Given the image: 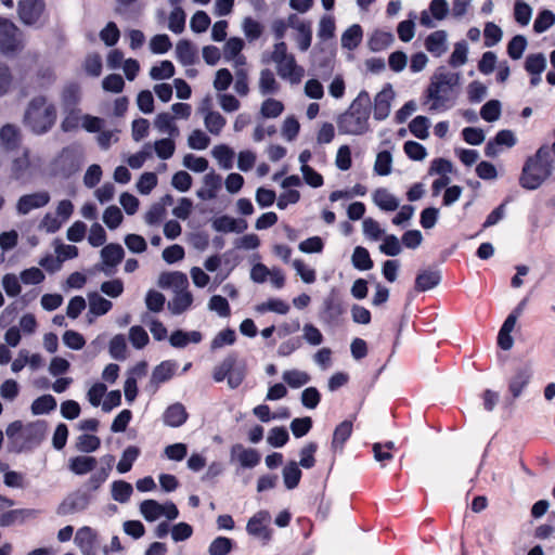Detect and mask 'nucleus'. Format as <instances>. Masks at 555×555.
Returning <instances> with one entry per match:
<instances>
[{
  "mask_svg": "<svg viewBox=\"0 0 555 555\" xmlns=\"http://www.w3.org/2000/svg\"><path fill=\"white\" fill-rule=\"evenodd\" d=\"M553 162L550 146L542 144L533 155L526 158L518 179L519 185L527 191L538 190L552 176Z\"/></svg>",
  "mask_w": 555,
  "mask_h": 555,
  "instance_id": "f257e3e1",
  "label": "nucleus"
},
{
  "mask_svg": "<svg viewBox=\"0 0 555 555\" xmlns=\"http://www.w3.org/2000/svg\"><path fill=\"white\" fill-rule=\"evenodd\" d=\"M372 102L367 91L362 90L347 111L338 115L336 124L340 134L362 135L370 130L369 118Z\"/></svg>",
  "mask_w": 555,
  "mask_h": 555,
  "instance_id": "f03ea898",
  "label": "nucleus"
},
{
  "mask_svg": "<svg viewBox=\"0 0 555 555\" xmlns=\"http://www.w3.org/2000/svg\"><path fill=\"white\" fill-rule=\"evenodd\" d=\"M48 429V423L43 420L27 423L23 425L22 421L10 423L5 429L10 440L9 451L22 453L31 451L44 440Z\"/></svg>",
  "mask_w": 555,
  "mask_h": 555,
  "instance_id": "7ed1b4c3",
  "label": "nucleus"
},
{
  "mask_svg": "<svg viewBox=\"0 0 555 555\" xmlns=\"http://www.w3.org/2000/svg\"><path fill=\"white\" fill-rule=\"evenodd\" d=\"M56 116L55 105L48 103L44 95H37L29 101L23 121L34 133L43 134L52 129Z\"/></svg>",
  "mask_w": 555,
  "mask_h": 555,
  "instance_id": "20e7f679",
  "label": "nucleus"
},
{
  "mask_svg": "<svg viewBox=\"0 0 555 555\" xmlns=\"http://www.w3.org/2000/svg\"><path fill=\"white\" fill-rule=\"evenodd\" d=\"M23 49L22 31L9 18L0 17V53L5 56H13Z\"/></svg>",
  "mask_w": 555,
  "mask_h": 555,
  "instance_id": "39448f33",
  "label": "nucleus"
},
{
  "mask_svg": "<svg viewBox=\"0 0 555 555\" xmlns=\"http://www.w3.org/2000/svg\"><path fill=\"white\" fill-rule=\"evenodd\" d=\"M237 353L230 352L222 362L215 366L212 371V378L215 382L220 383L228 378V384L231 388H237L244 380V370H236Z\"/></svg>",
  "mask_w": 555,
  "mask_h": 555,
  "instance_id": "423d86ee",
  "label": "nucleus"
},
{
  "mask_svg": "<svg viewBox=\"0 0 555 555\" xmlns=\"http://www.w3.org/2000/svg\"><path fill=\"white\" fill-rule=\"evenodd\" d=\"M344 313L345 307L343 300L339 294L333 289L323 300V305L320 310V319L324 323L333 325L338 322Z\"/></svg>",
  "mask_w": 555,
  "mask_h": 555,
  "instance_id": "0eeeda50",
  "label": "nucleus"
},
{
  "mask_svg": "<svg viewBox=\"0 0 555 555\" xmlns=\"http://www.w3.org/2000/svg\"><path fill=\"white\" fill-rule=\"evenodd\" d=\"M46 10L43 0H20L17 13L23 24L35 25Z\"/></svg>",
  "mask_w": 555,
  "mask_h": 555,
  "instance_id": "6e6552de",
  "label": "nucleus"
},
{
  "mask_svg": "<svg viewBox=\"0 0 555 555\" xmlns=\"http://www.w3.org/2000/svg\"><path fill=\"white\" fill-rule=\"evenodd\" d=\"M517 144V137L511 129L499 130L494 137L488 140V157H495L504 150Z\"/></svg>",
  "mask_w": 555,
  "mask_h": 555,
  "instance_id": "1a4fd4ad",
  "label": "nucleus"
},
{
  "mask_svg": "<svg viewBox=\"0 0 555 555\" xmlns=\"http://www.w3.org/2000/svg\"><path fill=\"white\" fill-rule=\"evenodd\" d=\"M90 502L87 493H72L67 495L57 506L56 514L60 516H67L81 511H85Z\"/></svg>",
  "mask_w": 555,
  "mask_h": 555,
  "instance_id": "9d476101",
  "label": "nucleus"
},
{
  "mask_svg": "<svg viewBox=\"0 0 555 555\" xmlns=\"http://www.w3.org/2000/svg\"><path fill=\"white\" fill-rule=\"evenodd\" d=\"M50 194L47 191L23 195L18 198L16 209L21 215H27L33 209L44 207L50 202Z\"/></svg>",
  "mask_w": 555,
  "mask_h": 555,
  "instance_id": "9b49d317",
  "label": "nucleus"
},
{
  "mask_svg": "<svg viewBox=\"0 0 555 555\" xmlns=\"http://www.w3.org/2000/svg\"><path fill=\"white\" fill-rule=\"evenodd\" d=\"M270 519L267 511L256 513L247 522L246 530L249 534L261 538L264 541L271 539V532L267 528L266 522Z\"/></svg>",
  "mask_w": 555,
  "mask_h": 555,
  "instance_id": "f8f14e48",
  "label": "nucleus"
},
{
  "mask_svg": "<svg viewBox=\"0 0 555 555\" xmlns=\"http://www.w3.org/2000/svg\"><path fill=\"white\" fill-rule=\"evenodd\" d=\"M276 67L279 76L288 79L292 83H299L305 74L304 68L296 64L294 55L276 63Z\"/></svg>",
  "mask_w": 555,
  "mask_h": 555,
  "instance_id": "ddd939ff",
  "label": "nucleus"
},
{
  "mask_svg": "<svg viewBox=\"0 0 555 555\" xmlns=\"http://www.w3.org/2000/svg\"><path fill=\"white\" fill-rule=\"evenodd\" d=\"M393 98V92L390 86L384 88L374 98L373 116L376 120H384L390 113V102Z\"/></svg>",
  "mask_w": 555,
  "mask_h": 555,
  "instance_id": "4468645a",
  "label": "nucleus"
},
{
  "mask_svg": "<svg viewBox=\"0 0 555 555\" xmlns=\"http://www.w3.org/2000/svg\"><path fill=\"white\" fill-rule=\"evenodd\" d=\"M532 377V372L529 366L518 367L515 374L508 382V390L512 395V400L517 399L522 390L528 386ZM513 401H511L512 403Z\"/></svg>",
  "mask_w": 555,
  "mask_h": 555,
  "instance_id": "2eb2a0df",
  "label": "nucleus"
},
{
  "mask_svg": "<svg viewBox=\"0 0 555 555\" xmlns=\"http://www.w3.org/2000/svg\"><path fill=\"white\" fill-rule=\"evenodd\" d=\"M189 414L184 405L176 402L167 406L163 413V422L169 427H180L188 421Z\"/></svg>",
  "mask_w": 555,
  "mask_h": 555,
  "instance_id": "dca6fc26",
  "label": "nucleus"
},
{
  "mask_svg": "<svg viewBox=\"0 0 555 555\" xmlns=\"http://www.w3.org/2000/svg\"><path fill=\"white\" fill-rule=\"evenodd\" d=\"M248 224L245 219H234L230 216H221L212 221V228L218 232H235L242 233L247 229Z\"/></svg>",
  "mask_w": 555,
  "mask_h": 555,
  "instance_id": "f3484780",
  "label": "nucleus"
},
{
  "mask_svg": "<svg viewBox=\"0 0 555 555\" xmlns=\"http://www.w3.org/2000/svg\"><path fill=\"white\" fill-rule=\"evenodd\" d=\"M352 422L348 420L343 421L335 427L331 442L333 452H343L346 441L352 435Z\"/></svg>",
  "mask_w": 555,
  "mask_h": 555,
  "instance_id": "a211bd4d",
  "label": "nucleus"
},
{
  "mask_svg": "<svg viewBox=\"0 0 555 555\" xmlns=\"http://www.w3.org/2000/svg\"><path fill=\"white\" fill-rule=\"evenodd\" d=\"M232 454L237 455V460L243 467L253 468L257 466L261 460L259 452L255 449H246L237 443L232 447Z\"/></svg>",
  "mask_w": 555,
  "mask_h": 555,
  "instance_id": "6ab92c4d",
  "label": "nucleus"
},
{
  "mask_svg": "<svg viewBox=\"0 0 555 555\" xmlns=\"http://www.w3.org/2000/svg\"><path fill=\"white\" fill-rule=\"evenodd\" d=\"M176 53L178 61L184 66L193 65L197 61V50L188 39H182L177 43Z\"/></svg>",
  "mask_w": 555,
  "mask_h": 555,
  "instance_id": "aec40b11",
  "label": "nucleus"
},
{
  "mask_svg": "<svg viewBox=\"0 0 555 555\" xmlns=\"http://www.w3.org/2000/svg\"><path fill=\"white\" fill-rule=\"evenodd\" d=\"M441 281V274L438 270H424L416 275L415 289L417 292H427L436 287Z\"/></svg>",
  "mask_w": 555,
  "mask_h": 555,
  "instance_id": "412c9836",
  "label": "nucleus"
},
{
  "mask_svg": "<svg viewBox=\"0 0 555 555\" xmlns=\"http://www.w3.org/2000/svg\"><path fill=\"white\" fill-rule=\"evenodd\" d=\"M203 335L198 331L184 332L182 330L173 331L169 337V343L175 348H184L189 343L198 344Z\"/></svg>",
  "mask_w": 555,
  "mask_h": 555,
  "instance_id": "4be33fe9",
  "label": "nucleus"
},
{
  "mask_svg": "<svg viewBox=\"0 0 555 555\" xmlns=\"http://www.w3.org/2000/svg\"><path fill=\"white\" fill-rule=\"evenodd\" d=\"M451 88L438 81H431L427 89V98L433 101L431 108L437 109L448 101Z\"/></svg>",
  "mask_w": 555,
  "mask_h": 555,
  "instance_id": "5701e85b",
  "label": "nucleus"
},
{
  "mask_svg": "<svg viewBox=\"0 0 555 555\" xmlns=\"http://www.w3.org/2000/svg\"><path fill=\"white\" fill-rule=\"evenodd\" d=\"M177 363L171 360H165L156 365L152 372L151 380L155 384L168 382L175 375Z\"/></svg>",
  "mask_w": 555,
  "mask_h": 555,
  "instance_id": "b1692460",
  "label": "nucleus"
},
{
  "mask_svg": "<svg viewBox=\"0 0 555 555\" xmlns=\"http://www.w3.org/2000/svg\"><path fill=\"white\" fill-rule=\"evenodd\" d=\"M555 24V13L546 8H541L534 18L532 30L540 35L547 31Z\"/></svg>",
  "mask_w": 555,
  "mask_h": 555,
  "instance_id": "393cba45",
  "label": "nucleus"
},
{
  "mask_svg": "<svg viewBox=\"0 0 555 555\" xmlns=\"http://www.w3.org/2000/svg\"><path fill=\"white\" fill-rule=\"evenodd\" d=\"M101 256L103 259V263L106 267L113 268L121 262L125 256V251L121 245L116 243H109L102 248Z\"/></svg>",
  "mask_w": 555,
  "mask_h": 555,
  "instance_id": "a878e982",
  "label": "nucleus"
},
{
  "mask_svg": "<svg viewBox=\"0 0 555 555\" xmlns=\"http://www.w3.org/2000/svg\"><path fill=\"white\" fill-rule=\"evenodd\" d=\"M528 47V39L525 35H514L507 42L506 53L513 61H518L522 57Z\"/></svg>",
  "mask_w": 555,
  "mask_h": 555,
  "instance_id": "bb28decb",
  "label": "nucleus"
},
{
  "mask_svg": "<svg viewBox=\"0 0 555 555\" xmlns=\"http://www.w3.org/2000/svg\"><path fill=\"white\" fill-rule=\"evenodd\" d=\"M363 38V30L359 24L348 27L341 35V46L350 51L358 48Z\"/></svg>",
  "mask_w": 555,
  "mask_h": 555,
  "instance_id": "cd10ccee",
  "label": "nucleus"
},
{
  "mask_svg": "<svg viewBox=\"0 0 555 555\" xmlns=\"http://www.w3.org/2000/svg\"><path fill=\"white\" fill-rule=\"evenodd\" d=\"M447 34L444 30L431 33L425 40V48L436 56H440L446 51Z\"/></svg>",
  "mask_w": 555,
  "mask_h": 555,
  "instance_id": "c85d7f7f",
  "label": "nucleus"
},
{
  "mask_svg": "<svg viewBox=\"0 0 555 555\" xmlns=\"http://www.w3.org/2000/svg\"><path fill=\"white\" fill-rule=\"evenodd\" d=\"M96 463L93 456L79 455L69 460V469L76 475H85L92 472Z\"/></svg>",
  "mask_w": 555,
  "mask_h": 555,
  "instance_id": "c756f323",
  "label": "nucleus"
},
{
  "mask_svg": "<svg viewBox=\"0 0 555 555\" xmlns=\"http://www.w3.org/2000/svg\"><path fill=\"white\" fill-rule=\"evenodd\" d=\"M282 476L286 489L293 490L298 487L302 473L298 466V463L291 461L284 466Z\"/></svg>",
  "mask_w": 555,
  "mask_h": 555,
  "instance_id": "7c9ffc66",
  "label": "nucleus"
},
{
  "mask_svg": "<svg viewBox=\"0 0 555 555\" xmlns=\"http://www.w3.org/2000/svg\"><path fill=\"white\" fill-rule=\"evenodd\" d=\"M533 10L525 0H515L513 7L514 21L521 27L527 26L532 17Z\"/></svg>",
  "mask_w": 555,
  "mask_h": 555,
  "instance_id": "2f4dec72",
  "label": "nucleus"
},
{
  "mask_svg": "<svg viewBox=\"0 0 555 555\" xmlns=\"http://www.w3.org/2000/svg\"><path fill=\"white\" fill-rule=\"evenodd\" d=\"M374 203L385 211H393L399 207L398 199L386 189H377L373 195Z\"/></svg>",
  "mask_w": 555,
  "mask_h": 555,
  "instance_id": "473e14b6",
  "label": "nucleus"
},
{
  "mask_svg": "<svg viewBox=\"0 0 555 555\" xmlns=\"http://www.w3.org/2000/svg\"><path fill=\"white\" fill-rule=\"evenodd\" d=\"M193 302V296L188 291H181L168 304V308L173 314H181L188 310Z\"/></svg>",
  "mask_w": 555,
  "mask_h": 555,
  "instance_id": "72a5a7b5",
  "label": "nucleus"
},
{
  "mask_svg": "<svg viewBox=\"0 0 555 555\" xmlns=\"http://www.w3.org/2000/svg\"><path fill=\"white\" fill-rule=\"evenodd\" d=\"M95 540L96 534L90 527L85 526L78 529L76 532L75 542L83 553H87L93 548Z\"/></svg>",
  "mask_w": 555,
  "mask_h": 555,
  "instance_id": "f704fd0d",
  "label": "nucleus"
},
{
  "mask_svg": "<svg viewBox=\"0 0 555 555\" xmlns=\"http://www.w3.org/2000/svg\"><path fill=\"white\" fill-rule=\"evenodd\" d=\"M88 298L89 311L96 317L106 314L113 307L108 299L102 297L96 292L90 293Z\"/></svg>",
  "mask_w": 555,
  "mask_h": 555,
  "instance_id": "c9c22d12",
  "label": "nucleus"
},
{
  "mask_svg": "<svg viewBox=\"0 0 555 555\" xmlns=\"http://www.w3.org/2000/svg\"><path fill=\"white\" fill-rule=\"evenodd\" d=\"M55 408V398L52 395H42L33 401L30 410L34 415H42L50 413Z\"/></svg>",
  "mask_w": 555,
  "mask_h": 555,
  "instance_id": "e433bc0d",
  "label": "nucleus"
},
{
  "mask_svg": "<svg viewBox=\"0 0 555 555\" xmlns=\"http://www.w3.org/2000/svg\"><path fill=\"white\" fill-rule=\"evenodd\" d=\"M0 141L7 149H15L20 142V130L15 125L5 124L0 129Z\"/></svg>",
  "mask_w": 555,
  "mask_h": 555,
  "instance_id": "4c0bfd02",
  "label": "nucleus"
},
{
  "mask_svg": "<svg viewBox=\"0 0 555 555\" xmlns=\"http://www.w3.org/2000/svg\"><path fill=\"white\" fill-rule=\"evenodd\" d=\"M352 264L360 271H366L373 268L374 262L370 256L369 250L365 247L357 246L353 250Z\"/></svg>",
  "mask_w": 555,
  "mask_h": 555,
  "instance_id": "58836bf2",
  "label": "nucleus"
},
{
  "mask_svg": "<svg viewBox=\"0 0 555 555\" xmlns=\"http://www.w3.org/2000/svg\"><path fill=\"white\" fill-rule=\"evenodd\" d=\"M546 66V57L542 52L528 54L524 62L526 73H543Z\"/></svg>",
  "mask_w": 555,
  "mask_h": 555,
  "instance_id": "ea45409f",
  "label": "nucleus"
},
{
  "mask_svg": "<svg viewBox=\"0 0 555 555\" xmlns=\"http://www.w3.org/2000/svg\"><path fill=\"white\" fill-rule=\"evenodd\" d=\"M140 455V449L135 446L127 447L124 452L120 461L117 464V470L120 474L128 473L134 463V461Z\"/></svg>",
  "mask_w": 555,
  "mask_h": 555,
  "instance_id": "a19ab883",
  "label": "nucleus"
},
{
  "mask_svg": "<svg viewBox=\"0 0 555 555\" xmlns=\"http://www.w3.org/2000/svg\"><path fill=\"white\" fill-rule=\"evenodd\" d=\"M132 492L131 483L125 480H116L112 483V498L119 503L128 502Z\"/></svg>",
  "mask_w": 555,
  "mask_h": 555,
  "instance_id": "79ce46f5",
  "label": "nucleus"
},
{
  "mask_svg": "<svg viewBox=\"0 0 555 555\" xmlns=\"http://www.w3.org/2000/svg\"><path fill=\"white\" fill-rule=\"evenodd\" d=\"M392 155L389 151H380L376 155L374 171L378 176H388L391 172Z\"/></svg>",
  "mask_w": 555,
  "mask_h": 555,
  "instance_id": "37998d69",
  "label": "nucleus"
},
{
  "mask_svg": "<svg viewBox=\"0 0 555 555\" xmlns=\"http://www.w3.org/2000/svg\"><path fill=\"white\" fill-rule=\"evenodd\" d=\"M140 512L147 521H154L163 516V504L155 500H144L140 504Z\"/></svg>",
  "mask_w": 555,
  "mask_h": 555,
  "instance_id": "c03bdc74",
  "label": "nucleus"
},
{
  "mask_svg": "<svg viewBox=\"0 0 555 555\" xmlns=\"http://www.w3.org/2000/svg\"><path fill=\"white\" fill-rule=\"evenodd\" d=\"M205 126L208 131L215 135H218L227 124L225 118L215 111H209L205 116Z\"/></svg>",
  "mask_w": 555,
  "mask_h": 555,
  "instance_id": "a18cd8bd",
  "label": "nucleus"
},
{
  "mask_svg": "<svg viewBox=\"0 0 555 555\" xmlns=\"http://www.w3.org/2000/svg\"><path fill=\"white\" fill-rule=\"evenodd\" d=\"M259 88L262 94H272L278 92L279 83L274 74L269 69H262L260 73Z\"/></svg>",
  "mask_w": 555,
  "mask_h": 555,
  "instance_id": "49530a36",
  "label": "nucleus"
},
{
  "mask_svg": "<svg viewBox=\"0 0 555 555\" xmlns=\"http://www.w3.org/2000/svg\"><path fill=\"white\" fill-rule=\"evenodd\" d=\"M212 155L224 169L232 168L234 152L228 145H216L212 150Z\"/></svg>",
  "mask_w": 555,
  "mask_h": 555,
  "instance_id": "de8ad7c7",
  "label": "nucleus"
},
{
  "mask_svg": "<svg viewBox=\"0 0 555 555\" xmlns=\"http://www.w3.org/2000/svg\"><path fill=\"white\" fill-rule=\"evenodd\" d=\"M429 120L425 116H416L409 125L411 133L417 139L425 140L428 138Z\"/></svg>",
  "mask_w": 555,
  "mask_h": 555,
  "instance_id": "09e8293b",
  "label": "nucleus"
},
{
  "mask_svg": "<svg viewBox=\"0 0 555 555\" xmlns=\"http://www.w3.org/2000/svg\"><path fill=\"white\" fill-rule=\"evenodd\" d=\"M283 380L292 388H299L309 383L310 376L306 372L288 370L283 373Z\"/></svg>",
  "mask_w": 555,
  "mask_h": 555,
  "instance_id": "8fccbe9b",
  "label": "nucleus"
},
{
  "mask_svg": "<svg viewBox=\"0 0 555 555\" xmlns=\"http://www.w3.org/2000/svg\"><path fill=\"white\" fill-rule=\"evenodd\" d=\"M175 117L169 113H159L155 118V126L162 132H167L170 135L178 134L179 130L173 122Z\"/></svg>",
  "mask_w": 555,
  "mask_h": 555,
  "instance_id": "3c124183",
  "label": "nucleus"
},
{
  "mask_svg": "<svg viewBox=\"0 0 555 555\" xmlns=\"http://www.w3.org/2000/svg\"><path fill=\"white\" fill-rule=\"evenodd\" d=\"M109 354L116 360H125L127 357V344L124 335H115L109 341Z\"/></svg>",
  "mask_w": 555,
  "mask_h": 555,
  "instance_id": "603ef678",
  "label": "nucleus"
},
{
  "mask_svg": "<svg viewBox=\"0 0 555 555\" xmlns=\"http://www.w3.org/2000/svg\"><path fill=\"white\" fill-rule=\"evenodd\" d=\"M236 340V334L235 331L232 328H225L220 331L211 340L210 343V349L217 350L219 348H222L227 345H233Z\"/></svg>",
  "mask_w": 555,
  "mask_h": 555,
  "instance_id": "864d4df0",
  "label": "nucleus"
},
{
  "mask_svg": "<svg viewBox=\"0 0 555 555\" xmlns=\"http://www.w3.org/2000/svg\"><path fill=\"white\" fill-rule=\"evenodd\" d=\"M284 111V105L281 101L269 98L261 104V115L264 118H276Z\"/></svg>",
  "mask_w": 555,
  "mask_h": 555,
  "instance_id": "5fc2aeb1",
  "label": "nucleus"
},
{
  "mask_svg": "<svg viewBox=\"0 0 555 555\" xmlns=\"http://www.w3.org/2000/svg\"><path fill=\"white\" fill-rule=\"evenodd\" d=\"M175 75V66L172 62L165 60L159 65L153 66L150 76L155 80L169 79Z\"/></svg>",
  "mask_w": 555,
  "mask_h": 555,
  "instance_id": "6e6d98bb",
  "label": "nucleus"
},
{
  "mask_svg": "<svg viewBox=\"0 0 555 555\" xmlns=\"http://www.w3.org/2000/svg\"><path fill=\"white\" fill-rule=\"evenodd\" d=\"M289 440L288 431L285 427H273L268 435L267 441L274 448H282Z\"/></svg>",
  "mask_w": 555,
  "mask_h": 555,
  "instance_id": "4d7b16f0",
  "label": "nucleus"
},
{
  "mask_svg": "<svg viewBox=\"0 0 555 555\" xmlns=\"http://www.w3.org/2000/svg\"><path fill=\"white\" fill-rule=\"evenodd\" d=\"M297 30L299 33L297 38V44L300 51H307L312 41V30L310 23L307 22H300L297 25Z\"/></svg>",
  "mask_w": 555,
  "mask_h": 555,
  "instance_id": "13d9d810",
  "label": "nucleus"
},
{
  "mask_svg": "<svg viewBox=\"0 0 555 555\" xmlns=\"http://www.w3.org/2000/svg\"><path fill=\"white\" fill-rule=\"evenodd\" d=\"M169 29L175 34H181L185 27V13L182 8H175L169 15Z\"/></svg>",
  "mask_w": 555,
  "mask_h": 555,
  "instance_id": "bf43d9fd",
  "label": "nucleus"
},
{
  "mask_svg": "<svg viewBox=\"0 0 555 555\" xmlns=\"http://www.w3.org/2000/svg\"><path fill=\"white\" fill-rule=\"evenodd\" d=\"M30 167V162L27 154L13 159L11 165V177L15 180L24 178Z\"/></svg>",
  "mask_w": 555,
  "mask_h": 555,
  "instance_id": "052dcab7",
  "label": "nucleus"
},
{
  "mask_svg": "<svg viewBox=\"0 0 555 555\" xmlns=\"http://www.w3.org/2000/svg\"><path fill=\"white\" fill-rule=\"evenodd\" d=\"M318 450V444L315 442H309L307 443L301 450H300V461L298 463V466H301L304 468H312L315 465V457L314 453Z\"/></svg>",
  "mask_w": 555,
  "mask_h": 555,
  "instance_id": "680f3d73",
  "label": "nucleus"
},
{
  "mask_svg": "<svg viewBox=\"0 0 555 555\" xmlns=\"http://www.w3.org/2000/svg\"><path fill=\"white\" fill-rule=\"evenodd\" d=\"M124 216L121 210L115 206H108L103 214V221L109 229H116L122 222Z\"/></svg>",
  "mask_w": 555,
  "mask_h": 555,
  "instance_id": "e2e57ef3",
  "label": "nucleus"
},
{
  "mask_svg": "<svg viewBox=\"0 0 555 555\" xmlns=\"http://www.w3.org/2000/svg\"><path fill=\"white\" fill-rule=\"evenodd\" d=\"M101 446V440L95 435L83 434L78 437L77 447L80 451L91 453Z\"/></svg>",
  "mask_w": 555,
  "mask_h": 555,
  "instance_id": "0e129e2a",
  "label": "nucleus"
},
{
  "mask_svg": "<svg viewBox=\"0 0 555 555\" xmlns=\"http://www.w3.org/2000/svg\"><path fill=\"white\" fill-rule=\"evenodd\" d=\"M120 37V31L114 22H108L106 26L100 31V38L108 46H115Z\"/></svg>",
  "mask_w": 555,
  "mask_h": 555,
  "instance_id": "69168bd1",
  "label": "nucleus"
},
{
  "mask_svg": "<svg viewBox=\"0 0 555 555\" xmlns=\"http://www.w3.org/2000/svg\"><path fill=\"white\" fill-rule=\"evenodd\" d=\"M171 41L168 35H155L150 41V49L154 54H164L171 48Z\"/></svg>",
  "mask_w": 555,
  "mask_h": 555,
  "instance_id": "338daca9",
  "label": "nucleus"
},
{
  "mask_svg": "<svg viewBox=\"0 0 555 555\" xmlns=\"http://www.w3.org/2000/svg\"><path fill=\"white\" fill-rule=\"evenodd\" d=\"M233 542L225 537L216 538L209 545L210 555H227L231 552Z\"/></svg>",
  "mask_w": 555,
  "mask_h": 555,
  "instance_id": "774afa93",
  "label": "nucleus"
}]
</instances>
